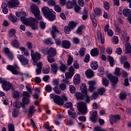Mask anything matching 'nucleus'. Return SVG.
<instances>
[{"instance_id":"53","label":"nucleus","mask_w":131,"mask_h":131,"mask_svg":"<svg viewBox=\"0 0 131 131\" xmlns=\"http://www.w3.org/2000/svg\"><path fill=\"white\" fill-rule=\"evenodd\" d=\"M48 4L49 6L54 7V6H56V2L54 0H49L48 1Z\"/></svg>"},{"instance_id":"20","label":"nucleus","mask_w":131,"mask_h":131,"mask_svg":"<svg viewBox=\"0 0 131 131\" xmlns=\"http://www.w3.org/2000/svg\"><path fill=\"white\" fill-rule=\"evenodd\" d=\"M109 25H106L104 27V31L105 32H107L108 36H112V35H113V31H112L111 29H109Z\"/></svg>"},{"instance_id":"30","label":"nucleus","mask_w":131,"mask_h":131,"mask_svg":"<svg viewBox=\"0 0 131 131\" xmlns=\"http://www.w3.org/2000/svg\"><path fill=\"white\" fill-rule=\"evenodd\" d=\"M83 29H85V26L83 25L80 26L76 31L77 34H79L80 35H81V34H82V32Z\"/></svg>"},{"instance_id":"12","label":"nucleus","mask_w":131,"mask_h":131,"mask_svg":"<svg viewBox=\"0 0 131 131\" xmlns=\"http://www.w3.org/2000/svg\"><path fill=\"white\" fill-rule=\"evenodd\" d=\"M8 5L9 8H15L20 5V2L18 0H10Z\"/></svg>"},{"instance_id":"1","label":"nucleus","mask_w":131,"mask_h":131,"mask_svg":"<svg viewBox=\"0 0 131 131\" xmlns=\"http://www.w3.org/2000/svg\"><path fill=\"white\" fill-rule=\"evenodd\" d=\"M22 20L24 21L25 25L31 26V28L33 30H36V29H38V26H37L38 20H37L36 18L30 17V18H27L26 21H24L23 18Z\"/></svg>"},{"instance_id":"35","label":"nucleus","mask_w":131,"mask_h":131,"mask_svg":"<svg viewBox=\"0 0 131 131\" xmlns=\"http://www.w3.org/2000/svg\"><path fill=\"white\" fill-rule=\"evenodd\" d=\"M102 82L104 86H108L109 85V81L107 78H103L102 80Z\"/></svg>"},{"instance_id":"60","label":"nucleus","mask_w":131,"mask_h":131,"mask_svg":"<svg viewBox=\"0 0 131 131\" xmlns=\"http://www.w3.org/2000/svg\"><path fill=\"white\" fill-rule=\"evenodd\" d=\"M54 10L57 13H60L61 11V7L59 5H55Z\"/></svg>"},{"instance_id":"22","label":"nucleus","mask_w":131,"mask_h":131,"mask_svg":"<svg viewBox=\"0 0 131 131\" xmlns=\"http://www.w3.org/2000/svg\"><path fill=\"white\" fill-rule=\"evenodd\" d=\"M91 67L92 70H97L98 69V67H99L98 62L95 61H91Z\"/></svg>"},{"instance_id":"18","label":"nucleus","mask_w":131,"mask_h":131,"mask_svg":"<svg viewBox=\"0 0 131 131\" xmlns=\"http://www.w3.org/2000/svg\"><path fill=\"white\" fill-rule=\"evenodd\" d=\"M52 10V9H50L49 7L46 6H43L41 9V11L45 17H46L48 14H50Z\"/></svg>"},{"instance_id":"31","label":"nucleus","mask_w":131,"mask_h":131,"mask_svg":"<svg viewBox=\"0 0 131 131\" xmlns=\"http://www.w3.org/2000/svg\"><path fill=\"white\" fill-rule=\"evenodd\" d=\"M12 46L18 49L19 48V41L17 39H13L12 42Z\"/></svg>"},{"instance_id":"39","label":"nucleus","mask_w":131,"mask_h":131,"mask_svg":"<svg viewBox=\"0 0 131 131\" xmlns=\"http://www.w3.org/2000/svg\"><path fill=\"white\" fill-rule=\"evenodd\" d=\"M108 61L111 67H113L114 66V58L111 56H108Z\"/></svg>"},{"instance_id":"55","label":"nucleus","mask_w":131,"mask_h":131,"mask_svg":"<svg viewBox=\"0 0 131 131\" xmlns=\"http://www.w3.org/2000/svg\"><path fill=\"white\" fill-rule=\"evenodd\" d=\"M126 60H127L126 57L122 56L120 58V63L121 64H123V63H125V62H127Z\"/></svg>"},{"instance_id":"32","label":"nucleus","mask_w":131,"mask_h":131,"mask_svg":"<svg viewBox=\"0 0 131 131\" xmlns=\"http://www.w3.org/2000/svg\"><path fill=\"white\" fill-rule=\"evenodd\" d=\"M19 115V110L14 108L12 111V117L16 118Z\"/></svg>"},{"instance_id":"61","label":"nucleus","mask_w":131,"mask_h":131,"mask_svg":"<svg viewBox=\"0 0 131 131\" xmlns=\"http://www.w3.org/2000/svg\"><path fill=\"white\" fill-rule=\"evenodd\" d=\"M64 106L66 108H71L73 106V104L72 102H67L64 104Z\"/></svg>"},{"instance_id":"44","label":"nucleus","mask_w":131,"mask_h":131,"mask_svg":"<svg viewBox=\"0 0 131 131\" xmlns=\"http://www.w3.org/2000/svg\"><path fill=\"white\" fill-rule=\"evenodd\" d=\"M9 19L13 23H16V22H17V17L16 16H13L12 14H10Z\"/></svg>"},{"instance_id":"46","label":"nucleus","mask_w":131,"mask_h":131,"mask_svg":"<svg viewBox=\"0 0 131 131\" xmlns=\"http://www.w3.org/2000/svg\"><path fill=\"white\" fill-rule=\"evenodd\" d=\"M64 32L67 33V34H69L70 33V31L72 30V29L69 27V26H66L64 27Z\"/></svg>"},{"instance_id":"25","label":"nucleus","mask_w":131,"mask_h":131,"mask_svg":"<svg viewBox=\"0 0 131 131\" xmlns=\"http://www.w3.org/2000/svg\"><path fill=\"white\" fill-rule=\"evenodd\" d=\"M91 55L92 57H97L99 55V50L97 48H94L91 51Z\"/></svg>"},{"instance_id":"6","label":"nucleus","mask_w":131,"mask_h":131,"mask_svg":"<svg viewBox=\"0 0 131 131\" xmlns=\"http://www.w3.org/2000/svg\"><path fill=\"white\" fill-rule=\"evenodd\" d=\"M107 77L111 81L112 86L116 88V84H117V82H118V77L114 76L111 74H108Z\"/></svg>"},{"instance_id":"29","label":"nucleus","mask_w":131,"mask_h":131,"mask_svg":"<svg viewBox=\"0 0 131 131\" xmlns=\"http://www.w3.org/2000/svg\"><path fill=\"white\" fill-rule=\"evenodd\" d=\"M37 69L36 70V74L37 75L40 74L41 73V68H42V67H41V62L38 63L37 64Z\"/></svg>"},{"instance_id":"54","label":"nucleus","mask_w":131,"mask_h":131,"mask_svg":"<svg viewBox=\"0 0 131 131\" xmlns=\"http://www.w3.org/2000/svg\"><path fill=\"white\" fill-rule=\"evenodd\" d=\"M70 89V92L71 94H74L76 92L75 87L74 86L71 85L69 87Z\"/></svg>"},{"instance_id":"3","label":"nucleus","mask_w":131,"mask_h":131,"mask_svg":"<svg viewBox=\"0 0 131 131\" xmlns=\"http://www.w3.org/2000/svg\"><path fill=\"white\" fill-rule=\"evenodd\" d=\"M23 102H21L17 99L15 102H13V107H15V108H21V107H23V108H25L26 105H28L29 104V99L24 97L23 98Z\"/></svg>"},{"instance_id":"27","label":"nucleus","mask_w":131,"mask_h":131,"mask_svg":"<svg viewBox=\"0 0 131 131\" xmlns=\"http://www.w3.org/2000/svg\"><path fill=\"white\" fill-rule=\"evenodd\" d=\"M51 70L53 73H57V71H58V66L56 63H52L51 64Z\"/></svg>"},{"instance_id":"14","label":"nucleus","mask_w":131,"mask_h":131,"mask_svg":"<svg viewBox=\"0 0 131 131\" xmlns=\"http://www.w3.org/2000/svg\"><path fill=\"white\" fill-rule=\"evenodd\" d=\"M45 17L48 18L49 21H54L56 19V12L52 10Z\"/></svg>"},{"instance_id":"51","label":"nucleus","mask_w":131,"mask_h":131,"mask_svg":"<svg viewBox=\"0 0 131 131\" xmlns=\"http://www.w3.org/2000/svg\"><path fill=\"white\" fill-rule=\"evenodd\" d=\"M94 12L96 16H100L101 10L99 8L94 9Z\"/></svg>"},{"instance_id":"33","label":"nucleus","mask_w":131,"mask_h":131,"mask_svg":"<svg viewBox=\"0 0 131 131\" xmlns=\"http://www.w3.org/2000/svg\"><path fill=\"white\" fill-rule=\"evenodd\" d=\"M43 42L45 45H53L54 43V42L52 41V39L51 38L44 39Z\"/></svg>"},{"instance_id":"2","label":"nucleus","mask_w":131,"mask_h":131,"mask_svg":"<svg viewBox=\"0 0 131 131\" xmlns=\"http://www.w3.org/2000/svg\"><path fill=\"white\" fill-rule=\"evenodd\" d=\"M50 98L53 99L55 104L59 105V106H63L64 105V101H67V97L65 95H62V97H61L59 95L52 94L50 95Z\"/></svg>"},{"instance_id":"52","label":"nucleus","mask_w":131,"mask_h":131,"mask_svg":"<svg viewBox=\"0 0 131 131\" xmlns=\"http://www.w3.org/2000/svg\"><path fill=\"white\" fill-rule=\"evenodd\" d=\"M53 91L56 94H57V95H60V94H61V90L58 88V86H56L53 88Z\"/></svg>"},{"instance_id":"36","label":"nucleus","mask_w":131,"mask_h":131,"mask_svg":"<svg viewBox=\"0 0 131 131\" xmlns=\"http://www.w3.org/2000/svg\"><path fill=\"white\" fill-rule=\"evenodd\" d=\"M13 98H14V99H16L17 100H18V99L20 98V92L18 91H13Z\"/></svg>"},{"instance_id":"9","label":"nucleus","mask_w":131,"mask_h":131,"mask_svg":"<svg viewBox=\"0 0 131 131\" xmlns=\"http://www.w3.org/2000/svg\"><path fill=\"white\" fill-rule=\"evenodd\" d=\"M31 53L32 59L35 63H37V60L40 59V54L39 53H34V51L33 49L31 50Z\"/></svg>"},{"instance_id":"8","label":"nucleus","mask_w":131,"mask_h":131,"mask_svg":"<svg viewBox=\"0 0 131 131\" xmlns=\"http://www.w3.org/2000/svg\"><path fill=\"white\" fill-rule=\"evenodd\" d=\"M2 89L6 92H8V91H9V90H11V89L12 91H14V90H15L13 85H12L11 83L7 81L2 84Z\"/></svg>"},{"instance_id":"47","label":"nucleus","mask_w":131,"mask_h":131,"mask_svg":"<svg viewBox=\"0 0 131 131\" xmlns=\"http://www.w3.org/2000/svg\"><path fill=\"white\" fill-rule=\"evenodd\" d=\"M68 26L72 29H74L75 27H76V24L74 21H70Z\"/></svg>"},{"instance_id":"64","label":"nucleus","mask_w":131,"mask_h":131,"mask_svg":"<svg viewBox=\"0 0 131 131\" xmlns=\"http://www.w3.org/2000/svg\"><path fill=\"white\" fill-rule=\"evenodd\" d=\"M94 131H105V130H104V129L101 128V127L99 126H97L94 127Z\"/></svg>"},{"instance_id":"16","label":"nucleus","mask_w":131,"mask_h":131,"mask_svg":"<svg viewBox=\"0 0 131 131\" xmlns=\"http://www.w3.org/2000/svg\"><path fill=\"white\" fill-rule=\"evenodd\" d=\"M52 30L51 31V35L53 38H56V34L55 33H59V29L56 26H52Z\"/></svg>"},{"instance_id":"45","label":"nucleus","mask_w":131,"mask_h":131,"mask_svg":"<svg viewBox=\"0 0 131 131\" xmlns=\"http://www.w3.org/2000/svg\"><path fill=\"white\" fill-rule=\"evenodd\" d=\"M105 92H106V89L104 88H101L98 90V93L100 96H103Z\"/></svg>"},{"instance_id":"49","label":"nucleus","mask_w":131,"mask_h":131,"mask_svg":"<svg viewBox=\"0 0 131 131\" xmlns=\"http://www.w3.org/2000/svg\"><path fill=\"white\" fill-rule=\"evenodd\" d=\"M8 127L9 131H15V127L13 124H9L8 125Z\"/></svg>"},{"instance_id":"26","label":"nucleus","mask_w":131,"mask_h":131,"mask_svg":"<svg viewBox=\"0 0 131 131\" xmlns=\"http://www.w3.org/2000/svg\"><path fill=\"white\" fill-rule=\"evenodd\" d=\"M123 15L125 17H129L131 15V11L128 9H124L123 10Z\"/></svg>"},{"instance_id":"50","label":"nucleus","mask_w":131,"mask_h":131,"mask_svg":"<svg viewBox=\"0 0 131 131\" xmlns=\"http://www.w3.org/2000/svg\"><path fill=\"white\" fill-rule=\"evenodd\" d=\"M46 23L43 21H40L39 23V27L42 29V30H43L46 28Z\"/></svg>"},{"instance_id":"59","label":"nucleus","mask_w":131,"mask_h":131,"mask_svg":"<svg viewBox=\"0 0 131 131\" xmlns=\"http://www.w3.org/2000/svg\"><path fill=\"white\" fill-rule=\"evenodd\" d=\"M67 9H72V8H73V4H72V2L69 1L67 3Z\"/></svg>"},{"instance_id":"4","label":"nucleus","mask_w":131,"mask_h":131,"mask_svg":"<svg viewBox=\"0 0 131 131\" xmlns=\"http://www.w3.org/2000/svg\"><path fill=\"white\" fill-rule=\"evenodd\" d=\"M31 11L37 20H42V17L40 16V11H39L37 6L35 5H32L31 6Z\"/></svg>"},{"instance_id":"63","label":"nucleus","mask_w":131,"mask_h":131,"mask_svg":"<svg viewBox=\"0 0 131 131\" xmlns=\"http://www.w3.org/2000/svg\"><path fill=\"white\" fill-rule=\"evenodd\" d=\"M119 98L120 100H124L125 98H126V94L125 93H121L119 95Z\"/></svg>"},{"instance_id":"11","label":"nucleus","mask_w":131,"mask_h":131,"mask_svg":"<svg viewBox=\"0 0 131 131\" xmlns=\"http://www.w3.org/2000/svg\"><path fill=\"white\" fill-rule=\"evenodd\" d=\"M119 119H120V116L117 115H116L115 116L111 115L110 116V122L112 125H113L114 123H116L118 120H119Z\"/></svg>"},{"instance_id":"19","label":"nucleus","mask_w":131,"mask_h":131,"mask_svg":"<svg viewBox=\"0 0 131 131\" xmlns=\"http://www.w3.org/2000/svg\"><path fill=\"white\" fill-rule=\"evenodd\" d=\"M56 54H57L56 49L53 48L49 49L47 53V54L48 55V56H52L54 57L56 56Z\"/></svg>"},{"instance_id":"56","label":"nucleus","mask_w":131,"mask_h":131,"mask_svg":"<svg viewBox=\"0 0 131 131\" xmlns=\"http://www.w3.org/2000/svg\"><path fill=\"white\" fill-rule=\"evenodd\" d=\"M123 38L124 41L127 42L128 40H129V36L126 34H124L123 35Z\"/></svg>"},{"instance_id":"58","label":"nucleus","mask_w":131,"mask_h":131,"mask_svg":"<svg viewBox=\"0 0 131 131\" xmlns=\"http://www.w3.org/2000/svg\"><path fill=\"white\" fill-rule=\"evenodd\" d=\"M84 52H85V48H83L79 50V55L81 57L84 56Z\"/></svg>"},{"instance_id":"62","label":"nucleus","mask_w":131,"mask_h":131,"mask_svg":"<svg viewBox=\"0 0 131 131\" xmlns=\"http://www.w3.org/2000/svg\"><path fill=\"white\" fill-rule=\"evenodd\" d=\"M124 68H126V69H129L130 68V65L128 62L126 61L123 64Z\"/></svg>"},{"instance_id":"10","label":"nucleus","mask_w":131,"mask_h":131,"mask_svg":"<svg viewBox=\"0 0 131 131\" xmlns=\"http://www.w3.org/2000/svg\"><path fill=\"white\" fill-rule=\"evenodd\" d=\"M17 58L24 66H25V65H27L28 64V59L24 57L23 55L18 54L17 55Z\"/></svg>"},{"instance_id":"28","label":"nucleus","mask_w":131,"mask_h":131,"mask_svg":"<svg viewBox=\"0 0 131 131\" xmlns=\"http://www.w3.org/2000/svg\"><path fill=\"white\" fill-rule=\"evenodd\" d=\"M80 90L83 95L88 94V89H86V85L85 84H83L80 86Z\"/></svg>"},{"instance_id":"7","label":"nucleus","mask_w":131,"mask_h":131,"mask_svg":"<svg viewBox=\"0 0 131 131\" xmlns=\"http://www.w3.org/2000/svg\"><path fill=\"white\" fill-rule=\"evenodd\" d=\"M7 69L12 72V74H14L15 75H18L19 74V72H18L16 69H20L19 67L17 66L16 64H14L13 67L11 65H8L7 67Z\"/></svg>"},{"instance_id":"37","label":"nucleus","mask_w":131,"mask_h":131,"mask_svg":"<svg viewBox=\"0 0 131 131\" xmlns=\"http://www.w3.org/2000/svg\"><path fill=\"white\" fill-rule=\"evenodd\" d=\"M83 99L85 100V102L88 103V104H90L91 102V99L90 98V96L88 95V93L83 94Z\"/></svg>"},{"instance_id":"34","label":"nucleus","mask_w":131,"mask_h":131,"mask_svg":"<svg viewBox=\"0 0 131 131\" xmlns=\"http://www.w3.org/2000/svg\"><path fill=\"white\" fill-rule=\"evenodd\" d=\"M97 38L99 41H100L101 43H104L105 42V39L104 37H102L101 33L97 34Z\"/></svg>"},{"instance_id":"41","label":"nucleus","mask_w":131,"mask_h":131,"mask_svg":"<svg viewBox=\"0 0 131 131\" xmlns=\"http://www.w3.org/2000/svg\"><path fill=\"white\" fill-rule=\"evenodd\" d=\"M59 69L62 72H65V71H66V69H67V66L61 63Z\"/></svg>"},{"instance_id":"48","label":"nucleus","mask_w":131,"mask_h":131,"mask_svg":"<svg viewBox=\"0 0 131 131\" xmlns=\"http://www.w3.org/2000/svg\"><path fill=\"white\" fill-rule=\"evenodd\" d=\"M54 57V56L48 55L47 57V60L49 63H54V62H55V58Z\"/></svg>"},{"instance_id":"5","label":"nucleus","mask_w":131,"mask_h":131,"mask_svg":"<svg viewBox=\"0 0 131 131\" xmlns=\"http://www.w3.org/2000/svg\"><path fill=\"white\" fill-rule=\"evenodd\" d=\"M77 107L78 110L80 113H78L79 115L81 114H86V111H88V107H86V104L83 102H79L77 104Z\"/></svg>"},{"instance_id":"42","label":"nucleus","mask_w":131,"mask_h":131,"mask_svg":"<svg viewBox=\"0 0 131 131\" xmlns=\"http://www.w3.org/2000/svg\"><path fill=\"white\" fill-rule=\"evenodd\" d=\"M35 112V108L33 105H31L29 108V113L30 115H32Z\"/></svg>"},{"instance_id":"43","label":"nucleus","mask_w":131,"mask_h":131,"mask_svg":"<svg viewBox=\"0 0 131 131\" xmlns=\"http://www.w3.org/2000/svg\"><path fill=\"white\" fill-rule=\"evenodd\" d=\"M68 66H70L72 64V62H73V57L71 55H68Z\"/></svg>"},{"instance_id":"15","label":"nucleus","mask_w":131,"mask_h":131,"mask_svg":"<svg viewBox=\"0 0 131 131\" xmlns=\"http://www.w3.org/2000/svg\"><path fill=\"white\" fill-rule=\"evenodd\" d=\"M90 114L92 115L90 117V119L92 122H96L97 120V111H92L90 112Z\"/></svg>"},{"instance_id":"13","label":"nucleus","mask_w":131,"mask_h":131,"mask_svg":"<svg viewBox=\"0 0 131 131\" xmlns=\"http://www.w3.org/2000/svg\"><path fill=\"white\" fill-rule=\"evenodd\" d=\"M16 15L17 17H20V20L21 22L24 24V21H26V13L25 12H16ZM23 19L24 21L23 20Z\"/></svg>"},{"instance_id":"23","label":"nucleus","mask_w":131,"mask_h":131,"mask_svg":"<svg viewBox=\"0 0 131 131\" xmlns=\"http://www.w3.org/2000/svg\"><path fill=\"white\" fill-rule=\"evenodd\" d=\"M74 82L75 84H78V83H80V76L79 74H77L74 76Z\"/></svg>"},{"instance_id":"38","label":"nucleus","mask_w":131,"mask_h":131,"mask_svg":"<svg viewBox=\"0 0 131 131\" xmlns=\"http://www.w3.org/2000/svg\"><path fill=\"white\" fill-rule=\"evenodd\" d=\"M15 31L14 29H11L9 32V37H13V36H14L15 38H17L16 37V35H15Z\"/></svg>"},{"instance_id":"17","label":"nucleus","mask_w":131,"mask_h":131,"mask_svg":"<svg viewBox=\"0 0 131 131\" xmlns=\"http://www.w3.org/2000/svg\"><path fill=\"white\" fill-rule=\"evenodd\" d=\"M61 46L63 49H69L71 46V43L69 40H63L61 42Z\"/></svg>"},{"instance_id":"21","label":"nucleus","mask_w":131,"mask_h":131,"mask_svg":"<svg viewBox=\"0 0 131 131\" xmlns=\"http://www.w3.org/2000/svg\"><path fill=\"white\" fill-rule=\"evenodd\" d=\"M85 75L88 78H92L94 76V71L91 69L87 70L85 72Z\"/></svg>"},{"instance_id":"40","label":"nucleus","mask_w":131,"mask_h":131,"mask_svg":"<svg viewBox=\"0 0 131 131\" xmlns=\"http://www.w3.org/2000/svg\"><path fill=\"white\" fill-rule=\"evenodd\" d=\"M76 98L77 100H83V94L78 92L76 94Z\"/></svg>"},{"instance_id":"57","label":"nucleus","mask_w":131,"mask_h":131,"mask_svg":"<svg viewBox=\"0 0 131 131\" xmlns=\"http://www.w3.org/2000/svg\"><path fill=\"white\" fill-rule=\"evenodd\" d=\"M66 79H69L72 77V76L74 75L73 74H72L71 73H66Z\"/></svg>"},{"instance_id":"24","label":"nucleus","mask_w":131,"mask_h":131,"mask_svg":"<svg viewBox=\"0 0 131 131\" xmlns=\"http://www.w3.org/2000/svg\"><path fill=\"white\" fill-rule=\"evenodd\" d=\"M126 54H131V45L129 43H126L125 45Z\"/></svg>"}]
</instances>
